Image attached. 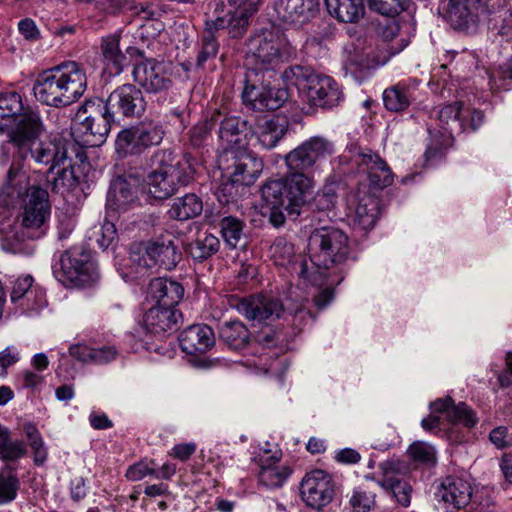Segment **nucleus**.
Here are the masks:
<instances>
[{
	"label": "nucleus",
	"mask_w": 512,
	"mask_h": 512,
	"mask_svg": "<svg viewBox=\"0 0 512 512\" xmlns=\"http://www.w3.org/2000/svg\"><path fill=\"white\" fill-rule=\"evenodd\" d=\"M334 153L332 141L322 136H313L284 156L286 174L265 182L261 189L262 198L270 208L269 222L274 227L283 226L286 215L296 219L301 214L315 187L310 171L318 162Z\"/></svg>",
	"instance_id": "1"
},
{
	"label": "nucleus",
	"mask_w": 512,
	"mask_h": 512,
	"mask_svg": "<svg viewBox=\"0 0 512 512\" xmlns=\"http://www.w3.org/2000/svg\"><path fill=\"white\" fill-rule=\"evenodd\" d=\"M25 180V174L11 166L0 197H3L7 206H14L21 201L22 212L18 215L17 223L24 227L25 235L41 238L46 234L49 226L51 215L49 194L46 189L37 185L27 188Z\"/></svg>",
	"instance_id": "2"
},
{
	"label": "nucleus",
	"mask_w": 512,
	"mask_h": 512,
	"mask_svg": "<svg viewBox=\"0 0 512 512\" xmlns=\"http://www.w3.org/2000/svg\"><path fill=\"white\" fill-rule=\"evenodd\" d=\"M44 131V125L39 112H30L25 119L12 132L10 141L18 151L19 156L39 167H47L51 173L61 164L69 160V147L67 142L53 138L39 140Z\"/></svg>",
	"instance_id": "3"
},
{
	"label": "nucleus",
	"mask_w": 512,
	"mask_h": 512,
	"mask_svg": "<svg viewBox=\"0 0 512 512\" xmlns=\"http://www.w3.org/2000/svg\"><path fill=\"white\" fill-rule=\"evenodd\" d=\"M85 69L75 61H66L38 74L33 94L42 104L63 108L77 102L85 93Z\"/></svg>",
	"instance_id": "4"
},
{
	"label": "nucleus",
	"mask_w": 512,
	"mask_h": 512,
	"mask_svg": "<svg viewBox=\"0 0 512 512\" xmlns=\"http://www.w3.org/2000/svg\"><path fill=\"white\" fill-rule=\"evenodd\" d=\"M308 249L310 260L317 271L309 272L307 263L302 262L301 276L316 284V274L321 277L342 275V266L350 254L349 239L342 230L334 226L314 229L309 236Z\"/></svg>",
	"instance_id": "5"
},
{
	"label": "nucleus",
	"mask_w": 512,
	"mask_h": 512,
	"mask_svg": "<svg viewBox=\"0 0 512 512\" xmlns=\"http://www.w3.org/2000/svg\"><path fill=\"white\" fill-rule=\"evenodd\" d=\"M196 160L189 154L177 159L170 149H158L150 158L151 171L146 183L149 194L159 200L172 196L179 185L186 186L194 180Z\"/></svg>",
	"instance_id": "6"
},
{
	"label": "nucleus",
	"mask_w": 512,
	"mask_h": 512,
	"mask_svg": "<svg viewBox=\"0 0 512 512\" xmlns=\"http://www.w3.org/2000/svg\"><path fill=\"white\" fill-rule=\"evenodd\" d=\"M282 303L277 297L266 294L251 295L237 300L235 307L246 319L258 323L273 322L283 319L294 328L301 329L312 317L306 307V300L298 299L297 295Z\"/></svg>",
	"instance_id": "7"
},
{
	"label": "nucleus",
	"mask_w": 512,
	"mask_h": 512,
	"mask_svg": "<svg viewBox=\"0 0 512 512\" xmlns=\"http://www.w3.org/2000/svg\"><path fill=\"white\" fill-rule=\"evenodd\" d=\"M247 55L260 72L275 77V68L287 59L292 48L284 33L277 28L263 29L251 35L247 42Z\"/></svg>",
	"instance_id": "8"
},
{
	"label": "nucleus",
	"mask_w": 512,
	"mask_h": 512,
	"mask_svg": "<svg viewBox=\"0 0 512 512\" xmlns=\"http://www.w3.org/2000/svg\"><path fill=\"white\" fill-rule=\"evenodd\" d=\"M263 0H220L215 7V19L206 20L209 30L227 29L230 38L241 39L247 33L250 18Z\"/></svg>",
	"instance_id": "9"
},
{
	"label": "nucleus",
	"mask_w": 512,
	"mask_h": 512,
	"mask_svg": "<svg viewBox=\"0 0 512 512\" xmlns=\"http://www.w3.org/2000/svg\"><path fill=\"white\" fill-rule=\"evenodd\" d=\"M160 122L152 119L122 129L115 140V153L119 159L139 156L152 146L159 145L164 138Z\"/></svg>",
	"instance_id": "10"
},
{
	"label": "nucleus",
	"mask_w": 512,
	"mask_h": 512,
	"mask_svg": "<svg viewBox=\"0 0 512 512\" xmlns=\"http://www.w3.org/2000/svg\"><path fill=\"white\" fill-rule=\"evenodd\" d=\"M272 78L258 69H247L244 77L243 101L257 111L276 110L285 102L287 93L272 87Z\"/></svg>",
	"instance_id": "11"
},
{
	"label": "nucleus",
	"mask_w": 512,
	"mask_h": 512,
	"mask_svg": "<svg viewBox=\"0 0 512 512\" xmlns=\"http://www.w3.org/2000/svg\"><path fill=\"white\" fill-rule=\"evenodd\" d=\"M55 274L65 285L85 286L97 278L90 254L83 247H72L61 254Z\"/></svg>",
	"instance_id": "12"
},
{
	"label": "nucleus",
	"mask_w": 512,
	"mask_h": 512,
	"mask_svg": "<svg viewBox=\"0 0 512 512\" xmlns=\"http://www.w3.org/2000/svg\"><path fill=\"white\" fill-rule=\"evenodd\" d=\"M101 104L104 115L112 122L118 121L120 117L140 118L147 107L142 91L133 84L117 87Z\"/></svg>",
	"instance_id": "13"
},
{
	"label": "nucleus",
	"mask_w": 512,
	"mask_h": 512,
	"mask_svg": "<svg viewBox=\"0 0 512 512\" xmlns=\"http://www.w3.org/2000/svg\"><path fill=\"white\" fill-rule=\"evenodd\" d=\"M232 164L228 167L230 178L223 183L220 192L223 196L233 197L237 194L236 185H251L263 171L264 163L261 158L245 148L231 151Z\"/></svg>",
	"instance_id": "14"
},
{
	"label": "nucleus",
	"mask_w": 512,
	"mask_h": 512,
	"mask_svg": "<svg viewBox=\"0 0 512 512\" xmlns=\"http://www.w3.org/2000/svg\"><path fill=\"white\" fill-rule=\"evenodd\" d=\"M489 0H449L447 20L455 30L476 31L481 17L491 13Z\"/></svg>",
	"instance_id": "15"
},
{
	"label": "nucleus",
	"mask_w": 512,
	"mask_h": 512,
	"mask_svg": "<svg viewBox=\"0 0 512 512\" xmlns=\"http://www.w3.org/2000/svg\"><path fill=\"white\" fill-rule=\"evenodd\" d=\"M111 122V119L104 115L102 107L97 116L89 115L82 118V114L79 111L72 127V136L75 142L81 146H100L106 140L111 128Z\"/></svg>",
	"instance_id": "16"
},
{
	"label": "nucleus",
	"mask_w": 512,
	"mask_h": 512,
	"mask_svg": "<svg viewBox=\"0 0 512 512\" xmlns=\"http://www.w3.org/2000/svg\"><path fill=\"white\" fill-rule=\"evenodd\" d=\"M176 238L171 233L161 234L143 244L144 266L159 265L165 270H172L182 259V253L176 245Z\"/></svg>",
	"instance_id": "17"
},
{
	"label": "nucleus",
	"mask_w": 512,
	"mask_h": 512,
	"mask_svg": "<svg viewBox=\"0 0 512 512\" xmlns=\"http://www.w3.org/2000/svg\"><path fill=\"white\" fill-rule=\"evenodd\" d=\"M211 121L219 125L218 136L227 150H241L248 145V136L251 132V125L248 121L237 116L223 115L220 110L211 114Z\"/></svg>",
	"instance_id": "18"
},
{
	"label": "nucleus",
	"mask_w": 512,
	"mask_h": 512,
	"mask_svg": "<svg viewBox=\"0 0 512 512\" xmlns=\"http://www.w3.org/2000/svg\"><path fill=\"white\" fill-rule=\"evenodd\" d=\"M349 152L353 162L367 173L370 183L378 188H386L393 183V173L384 159L370 149L351 147Z\"/></svg>",
	"instance_id": "19"
},
{
	"label": "nucleus",
	"mask_w": 512,
	"mask_h": 512,
	"mask_svg": "<svg viewBox=\"0 0 512 512\" xmlns=\"http://www.w3.org/2000/svg\"><path fill=\"white\" fill-rule=\"evenodd\" d=\"M134 81L147 92L156 93L167 89L171 84V66L164 61L148 59L135 65Z\"/></svg>",
	"instance_id": "20"
},
{
	"label": "nucleus",
	"mask_w": 512,
	"mask_h": 512,
	"mask_svg": "<svg viewBox=\"0 0 512 512\" xmlns=\"http://www.w3.org/2000/svg\"><path fill=\"white\" fill-rule=\"evenodd\" d=\"M318 0H274L278 20L296 28L311 21L318 11Z\"/></svg>",
	"instance_id": "21"
},
{
	"label": "nucleus",
	"mask_w": 512,
	"mask_h": 512,
	"mask_svg": "<svg viewBox=\"0 0 512 512\" xmlns=\"http://www.w3.org/2000/svg\"><path fill=\"white\" fill-rule=\"evenodd\" d=\"M30 112H38L30 106H25L22 96L16 92L0 94V132L7 133L12 141V132Z\"/></svg>",
	"instance_id": "22"
},
{
	"label": "nucleus",
	"mask_w": 512,
	"mask_h": 512,
	"mask_svg": "<svg viewBox=\"0 0 512 512\" xmlns=\"http://www.w3.org/2000/svg\"><path fill=\"white\" fill-rule=\"evenodd\" d=\"M182 314L177 309L152 306L143 316V326L147 332L159 338H165L176 332Z\"/></svg>",
	"instance_id": "23"
},
{
	"label": "nucleus",
	"mask_w": 512,
	"mask_h": 512,
	"mask_svg": "<svg viewBox=\"0 0 512 512\" xmlns=\"http://www.w3.org/2000/svg\"><path fill=\"white\" fill-rule=\"evenodd\" d=\"M308 101L318 107L333 108L343 100V92L330 76L318 74L310 80L306 91Z\"/></svg>",
	"instance_id": "24"
},
{
	"label": "nucleus",
	"mask_w": 512,
	"mask_h": 512,
	"mask_svg": "<svg viewBox=\"0 0 512 512\" xmlns=\"http://www.w3.org/2000/svg\"><path fill=\"white\" fill-rule=\"evenodd\" d=\"M34 279L30 275L18 277L12 284L10 299L26 314L37 313L46 305L43 293L33 288Z\"/></svg>",
	"instance_id": "25"
},
{
	"label": "nucleus",
	"mask_w": 512,
	"mask_h": 512,
	"mask_svg": "<svg viewBox=\"0 0 512 512\" xmlns=\"http://www.w3.org/2000/svg\"><path fill=\"white\" fill-rule=\"evenodd\" d=\"M57 168L55 176L48 180L52 192L61 195L66 201L78 197L82 192L80 187L82 175L79 166L73 163L72 157L69 156L66 164H61Z\"/></svg>",
	"instance_id": "26"
},
{
	"label": "nucleus",
	"mask_w": 512,
	"mask_h": 512,
	"mask_svg": "<svg viewBox=\"0 0 512 512\" xmlns=\"http://www.w3.org/2000/svg\"><path fill=\"white\" fill-rule=\"evenodd\" d=\"M288 131V121L279 116L264 117L251 125L250 136L264 149H272Z\"/></svg>",
	"instance_id": "27"
},
{
	"label": "nucleus",
	"mask_w": 512,
	"mask_h": 512,
	"mask_svg": "<svg viewBox=\"0 0 512 512\" xmlns=\"http://www.w3.org/2000/svg\"><path fill=\"white\" fill-rule=\"evenodd\" d=\"M147 294L155 302L154 306L176 309L183 299L184 288L177 281L159 277L150 281Z\"/></svg>",
	"instance_id": "28"
},
{
	"label": "nucleus",
	"mask_w": 512,
	"mask_h": 512,
	"mask_svg": "<svg viewBox=\"0 0 512 512\" xmlns=\"http://www.w3.org/2000/svg\"><path fill=\"white\" fill-rule=\"evenodd\" d=\"M182 350L187 354L205 353L215 344L213 330L203 324L191 325L179 335Z\"/></svg>",
	"instance_id": "29"
},
{
	"label": "nucleus",
	"mask_w": 512,
	"mask_h": 512,
	"mask_svg": "<svg viewBox=\"0 0 512 512\" xmlns=\"http://www.w3.org/2000/svg\"><path fill=\"white\" fill-rule=\"evenodd\" d=\"M418 83L416 81L398 82L386 88L383 92L385 108L391 112H403L407 110L417 99Z\"/></svg>",
	"instance_id": "30"
},
{
	"label": "nucleus",
	"mask_w": 512,
	"mask_h": 512,
	"mask_svg": "<svg viewBox=\"0 0 512 512\" xmlns=\"http://www.w3.org/2000/svg\"><path fill=\"white\" fill-rule=\"evenodd\" d=\"M137 199V185L135 181L124 177H117L111 182L107 194V205L112 209L118 211L126 210Z\"/></svg>",
	"instance_id": "31"
},
{
	"label": "nucleus",
	"mask_w": 512,
	"mask_h": 512,
	"mask_svg": "<svg viewBox=\"0 0 512 512\" xmlns=\"http://www.w3.org/2000/svg\"><path fill=\"white\" fill-rule=\"evenodd\" d=\"M431 409L436 413H445L449 422L454 424L460 423L466 427H473L477 423L474 411L465 403L456 405L451 397L437 399L431 403Z\"/></svg>",
	"instance_id": "32"
},
{
	"label": "nucleus",
	"mask_w": 512,
	"mask_h": 512,
	"mask_svg": "<svg viewBox=\"0 0 512 512\" xmlns=\"http://www.w3.org/2000/svg\"><path fill=\"white\" fill-rule=\"evenodd\" d=\"M435 497L456 509H461L469 504L472 497L470 482H441Z\"/></svg>",
	"instance_id": "33"
},
{
	"label": "nucleus",
	"mask_w": 512,
	"mask_h": 512,
	"mask_svg": "<svg viewBox=\"0 0 512 512\" xmlns=\"http://www.w3.org/2000/svg\"><path fill=\"white\" fill-rule=\"evenodd\" d=\"M325 4L330 16L342 23H358L365 15L363 0H325Z\"/></svg>",
	"instance_id": "34"
},
{
	"label": "nucleus",
	"mask_w": 512,
	"mask_h": 512,
	"mask_svg": "<svg viewBox=\"0 0 512 512\" xmlns=\"http://www.w3.org/2000/svg\"><path fill=\"white\" fill-rule=\"evenodd\" d=\"M300 494L307 506L319 510L331 502L334 488L331 482H301Z\"/></svg>",
	"instance_id": "35"
},
{
	"label": "nucleus",
	"mask_w": 512,
	"mask_h": 512,
	"mask_svg": "<svg viewBox=\"0 0 512 512\" xmlns=\"http://www.w3.org/2000/svg\"><path fill=\"white\" fill-rule=\"evenodd\" d=\"M219 248V239L212 233L203 231L198 232L187 244L186 251L194 261L201 263L216 254Z\"/></svg>",
	"instance_id": "36"
},
{
	"label": "nucleus",
	"mask_w": 512,
	"mask_h": 512,
	"mask_svg": "<svg viewBox=\"0 0 512 512\" xmlns=\"http://www.w3.org/2000/svg\"><path fill=\"white\" fill-rule=\"evenodd\" d=\"M202 210L201 198L194 193H189L173 201L168 215L171 219L185 221L200 215Z\"/></svg>",
	"instance_id": "37"
},
{
	"label": "nucleus",
	"mask_w": 512,
	"mask_h": 512,
	"mask_svg": "<svg viewBox=\"0 0 512 512\" xmlns=\"http://www.w3.org/2000/svg\"><path fill=\"white\" fill-rule=\"evenodd\" d=\"M218 332L220 339L234 350L243 349L250 340L248 328L239 320L223 322Z\"/></svg>",
	"instance_id": "38"
},
{
	"label": "nucleus",
	"mask_w": 512,
	"mask_h": 512,
	"mask_svg": "<svg viewBox=\"0 0 512 512\" xmlns=\"http://www.w3.org/2000/svg\"><path fill=\"white\" fill-rule=\"evenodd\" d=\"M102 55L110 73L118 75L127 64V57L120 49V37L112 35L104 38L101 44Z\"/></svg>",
	"instance_id": "39"
},
{
	"label": "nucleus",
	"mask_w": 512,
	"mask_h": 512,
	"mask_svg": "<svg viewBox=\"0 0 512 512\" xmlns=\"http://www.w3.org/2000/svg\"><path fill=\"white\" fill-rule=\"evenodd\" d=\"M379 200L372 195L363 196L355 209V224L362 230L372 229L379 217Z\"/></svg>",
	"instance_id": "40"
},
{
	"label": "nucleus",
	"mask_w": 512,
	"mask_h": 512,
	"mask_svg": "<svg viewBox=\"0 0 512 512\" xmlns=\"http://www.w3.org/2000/svg\"><path fill=\"white\" fill-rule=\"evenodd\" d=\"M396 53L397 51H392L387 42L382 41L375 47L366 46L363 48L362 55L354 62L360 69H372L386 64L391 56Z\"/></svg>",
	"instance_id": "41"
},
{
	"label": "nucleus",
	"mask_w": 512,
	"mask_h": 512,
	"mask_svg": "<svg viewBox=\"0 0 512 512\" xmlns=\"http://www.w3.org/2000/svg\"><path fill=\"white\" fill-rule=\"evenodd\" d=\"M432 115L437 117L441 124V128L445 131L452 132L453 126H457L459 131L466 129L464 122V114L462 112V104L454 102L453 104L445 105L441 108L435 109Z\"/></svg>",
	"instance_id": "42"
},
{
	"label": "nucleus",
	"mask_w": 512,
	"mask_h": 512,
	"mask_svg": "<svg viewBox=\"0 0 512 512\" xmlns=\"http://www.w3.org/2000/svg\"><path fill=\"white\" fill-rule=\"evenodd\" d=\"M406 454L414 470L418 467L430 468L436 465L437 456L434 446L424 441H415L407 449Z\"/></svg>",
	"instance_id": "43"
},
{
	"label": "nucleus",
	"mask_w": 512,
	"mask_h": 512,
	"mask_svg": "<svg viewBox=\"0 0 512 512\" xmlns=\"http://www.w3.org/2000/svg\"><path fill=\"white\" fill-rule=\"evenodd\" d=\"M219 226L225 245L230 249L237 248L244 239V222L233 216H225Z\"/></svg>",
	"instance_id": "44"
},
{
	"label": "nucleus",
	"mask_w": 512,
	"mask_h": 512,
	"mask_svg": "<svg viewBox=\"0 0 512 512\" xmlns=\"http://www.w3.org/2000/svg\"><path fill=\"white\" fill-rule=\"evenodd\" d=\"M33 239L25 235L24 227L21 224L7 230L1 239V247L4 251L13 254L26 252L25 241Z\"/></svg>",
	"instance_id": "45"
},
{
	"label": "nucleus",
	"mask_w": 512,
	"mask_h": 512,
	"mask_svg": "<svg viewBox=\"0 0 512 512\" xmlns=\"http://www.w3.org/2000/svg\"><path fill=\"white\" fill-rule=\"evenodd\" d=\"M316 75L317 73L310 67L301 65L291 66L283 72V78L288 85H294L298 90L304 91L305 93L310 86V80Z\"/></svg>",
	"instance_id": "46"
},
{
	"label": "nucleus",
	"mask_w": 512,
	"mask_h": 512,
	"mask_svg": "<svg viewBox=\"0 0 512 512\" xmlns=\"http://www.w3.org/2000/svg\"><path fill=\"white\" fill-rule=\"evenodd\" d=\"M26 452L21 441H11L7 428L0 425V458L7 462H13L22 457Z\"/></svg>",
	"instance_id": "47"
},
{
	"label": "nucleus",
	"mask_w": 512,
	"mask_h": 512,
	"mask_svg": "<svg viewBox=\"0 0 512 512\" xmlns=\"http://www.w3.org/2000/svg\"><path fill=\"white\" fill-rule=\"evenodd\" d=\"M489 25L507 41L512 40V10L510 8L501 7L497 11H491Z\"/></svg>",
	"instance_id": "48"
},
{
	"label": "nucleus",
	"mask_w": 512,
	"mask_h": 512,
	"mask_svg": "<svg viewBox=\"0 0 512 512\" xmlns=\"http://www.w3.org/2000/svg\"><path fill=\"white\" fill-rule=\"evenodd\" d=\"M281 451H275L271 456H267L265 459L272 460L273 463L259 464V476L267 477V478H278L279 480H285L292 475V468L289 465H276L281 458ZM261 462H264V459L261 458Z\"/></svg>",
	"instance_id": "49"
},
{
	"label": "nucleus",
	"mask_w": 512,
	"mask_h": 512,
	"mask_svg": "<svg viewBox=\"0 0 512 512\" xmlns=\"http://www.w3.org/2000/svg\"><path fill=\"white\" fill-rule=\"evenodd\" d=\"M214 33L215 30H209L208 26L205 24L201 49L196 57L198 67H203L208 60L214 59L218 53L219 44L216 41Z\"/></svg>",
	"instance_id": "50"
},
{
	"label": "nucleus",
	"mask_w": 512,
	"mask_h": 512,
	"mask_svg": "<svg viewBox=\"0 0 512 512\" xmlns=\"http://www.w3.org/2000/svg\"><path fill=\"white\" fill-rule=\"evenodd\" d=\"M367 3L372 11L394 17L408 8L410 0H367Z\"/></svg>",
	"instance_id": "51"
},
{
	"label": "nucleus",
	"mask_w": 512,
	"mask_h": 512,
	"mask_svg": "<svg viewBox=\"0 0 512 512\" xmlns=\"http://www.w3.org/2000/svg\"><path fill=\"white\" fill-rule=\"evenodd\" d=\"M380 484L399 505L403 507L410 505L413 488L409 482H380Z\"/></svg>",
	"instance_id": "52"
},
{
	"label": "nucleus",
	"mask_w": 512,
	"mask_h": 512,
	"mask_svg": "<svg viewBox=\"0 0 512 512\" xmlns=\"http://www.w3.org/2000/svg\"><path fill=\"white\" fill-rule=\"evenodd\" d=\"M24 432L33 450L34 462L37 465L44 463L47 458V450L38 429L29 423L24 426Z\"/></svg>",
	"instance_id": "53"
},
{
	"label": "nucleus",
	"mask_w": 512,
	"mask_h": 512,
	"mask_svg": "<svg viewBox=\"0 0 512 512\" xmlns=\"http://www.w3.org/2000/svg\"><path fill=\"white\" fill-rule=\"evenodd\" d=\"M294 254V245L283 237L276 238L270 246V255L277 265L284 266L290 263Z\"/></svg>",
	"instance_id": "54"
},
{
	"label": "nucleus",
	"mask_w": 512,
	"mask_h": 512,
	"mask_svg": "<svg viewBox=\"0 0 512 512\" xmlns=\"http://www.w3.org/2000/svg\"><path fill=\"white\" fill-rule=\"evenodd\" d=\"M338 195L333 184H327L319 191L313 202L314 208L319 212H332L337 203Z\"/></svg>",
	"instance_id": "55"
},
{
	"label": "nucleus",
	"mask_w": 512,
	"mask_h": 512,
	"mask_svg": "<svg viewBox=\"0 0 512 512\" xmlns=\"http://www.w3.org/2000/svg\"><path fill=\"white\" fill-rule=\"evenodd\" d=\"M117 237V231L115 225L111 222L105 221L99 226H95L90 239H95L98 247L105 251L115 241Z\"/></svg>",
	"instance_id": "56"
},
{
	"label": "nucleus",
	"mask_w": 512,
	"mask_h": 512,
	"mask_svg": "<svg viewBox=\"0 0 512 512\" xmlns=\"http://www.w3.org/2000/svg\"><path fill=\"white\" fill-rule=\"evenodd\" d=\"M380 468L387 478L395 476H407L412 470H414L413 464L410 460L391 458L380 464Z\"/></svg>",
	"instance_id": "57"
},
{
	"label": "nucleus",
	"mask_w": 512,
	"mask_h": 512,
	"mask_svg": "<svg viewBox=\"0 0 512 512\" xmlns=\"http://www.w3.org/2000/svg\"><path fill=\"white\" fill-rule=\"evenodd\" d=\"M214 122L211 117L193 126L189 132L190 143L193 147H202L207 144Z\"/></svg>",
	"instance_id": "58"
},
{
	"label": "nucleus",
	"mask_w": 512,
	"mask_h": 512,
	"mask_svg": "<svg viewBox=\"0 0 512 512\" xmlns=\"http://www.w3.org/2000/svg\"><path fill=\"white\" fill-rule=\"evenodd\" d=\"M374 504V495L365 491L355 490L350 498L353 512H370Z\"/></svg>",
	"instance_id": "59"
},
{
	"label": "nucleus",
	"mask_w": 512,
	"mask_h": 512,
	"mask_svg": "<svg viewBox=\"0 0 512 512\" xmlns=\"http://www.w3.org/2000/svg\"><path fill=\"white\" fill-rule=\"evenodd\" d=\"M336 279H331V277H325L330 286L325 287L314 297V304L319 309L322 310L326 308L334 299V289L331 287L334 283L339 284L343 280V275H334Z\"/></svg>",
	"instance_id": "60"
},
{
	"label": "nucleus",
	"mask_w": 512,
	"mask_h": 512,
	"mask_svg": "<svg viewBox=\"0 0 512 512\" xmlns=\"http://www.w3.org/2000/svg\"><path fill=\"white\" fill-rule=\"evenodd\" d=\"M118 356V350L114 346L92 347L91 364L104 365L115 360Z\"/></svg>",
	"instance_id": "61"
},
{
	"label": "nucleus",
	"mask_w": 512,
	"mask_h": 512,
	"mask_svg": "<svg viewBox=\"0 0 512 512\" xmlns=\"http://www.w3.org/2000/svg\"><path fill=\"white\" fill-rule=\"evenodd\" d=\"M126 476L129 480H141L146 477H155V464L140 462L131 466Z\"/></svg>",
	"instance_id": "62"
},
{
	"label": "nucleus",
	"mask_w": 512,
	"mask_h": 512,
	"mask_svg": "<svg viewBox=\"0 0 512 512\" xmlns=\"http://www.w3.org/2000/svg\"><path fill=\"white\" fill-rule=\"evenodd\" d=\"M20 360L18 350L13 346H8L0 352V377L7 375V369Z\"/></svg>",
	"instance_id": "63"
},
{
	"label": "nucleus",
	"mask_w": 512,
	"mask_h": 512,
	"mask_svg": "<svg viewBox=\"0 0 512 512\" xmlns=\"http://www.w3.org/2000/svg\"><path fill=\"white\" fill-rule=\"evenodd\" d=\"M18 30L26 40L35 41L40 38V31L31 18L22 19L18 23Z\"/></svg>",
	"instance_id": "64"
}]
</instances>
